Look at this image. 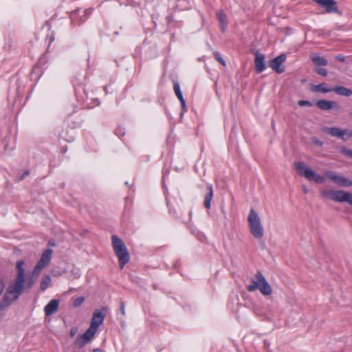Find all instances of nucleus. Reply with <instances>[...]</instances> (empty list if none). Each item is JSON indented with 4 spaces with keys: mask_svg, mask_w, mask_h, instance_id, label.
I'll return each instance as SVG.
<instances>
[{
    "mask_svg": "<svg viewBox=\"0 0 352 352\" xmlns=\"http://www.w3.org/2000/svg\"><path fill=\"white\" fill-rule=\"evenodd\" d=\"M208 192L204 197V206L206 209L210 208V204L213 197V189L211 184L207 186Z\"/></svg>",
    "mask_w": 352,
    "mask_h": 352,
    "instance_id": "nucleus-18",
    "label": "nucleus"
},
{
    "mask_svg": "<svg viewBox=\"0 0 352 352\" xmlns=\"http://www.w3.org/2000/svg\"><path fill=\"white\" fill-rule=\"evenodd\" d=\"M321 8H324L328 13H336L342 14L337 7V2L335 0H314Z\"/></svg>",
    "mask_w": 352,
    "mask_h": 352,
    "instance_id": "nucleus-10",
    "label": "nucleus"
},
{
    "mask_svg": "<svg viewBox=\"0 0 352 352\" xmlns=\"http://www.w3.org/2000/svg\"><path fill=\"white\" fill-rule=\"evenodd\" d=\"M351 115L352 116V112L351 113Z\"/></svg>",
    "mask_w": 352,
    "mask_h": 352,
    "instance_id": "nucleus-41",
    "label": "nucleus"
},
{
    "mask_svg": "<svg viewBox=\"0 0 352 352\" xmlns=\"http://www.w3.org/2000/svg\"><path fill=\"white\" fill-rule=\"evenodd\" d=\"M294 167L301 176L308 180L314 181L318 184H323L325 181L323 176L316 173L313 170L307 167L303 162H295Z\"/></svg>",
    "mask_w": 352,
    "mask_h": 352,
    "instance_id": "nucleus-6",
    "label": "nucleus"
},
{
    "mask_svg": "<svg viewBox=\"0 0 352 352\" xmlns=\"http://www.w3.org/2000/svg\"><path fill=\"white\" fill-rule=\"evenodd\" d=\"M180 102H181V104H182V109L186 111L187 110V107H186V102H185V100L184 99H182L181 100H179Z\"/></svg>",
    "mask_w": 352,
    "mask_h": 352,
    "instance_id": "nucleus-34",
    "label": "nucleus"
},
{
    "mask_svg": "<svg viewBox=\"0 0 352 352\" xmlns=\"http://www.w3.org/2000/svg\"><path fill=\"white\" fill-rule=\"evenodd\" d=\"M315 72L318 74H319L322 76H327V71L324 68H322V67L316 68Z\"/></svg>",
    "mask_w": 352,
    "mask_h": 352,
    "instance_id": "nucleus-27",
    "label": "nucleus"
},
{
    "mask_svg": "<svg viewBox=\"0 0 352 352\" xmlns=\"http://www.w3.org/2000/svg\"><path fill=\"white\" fill-rule=\"evenodd\" d=\"M169 212L172 214H175V211L174 210L169 209Z\"/></svg>",
    "mask_w": 352,
    "mask_h": 352,
    "instance_id": "nucleus-40",
    "label": "nucleus"
},
{
    "mask_svg": "<svg viewBox=\"0 0 352 352\" xmlns=\"http://www.w3.org/2000/svg\"><path fill=\"white\" fill-rule=\"evenodd\" d=\"M298 104L300 107L307 106L311 107L312 103L309 100H300L298 102Z\"/></svg>",
    "mask_w": 352,
    "mask_h": 352,
    "instance_id": "nucleus-29",
    "label": "nucleus"
},
{
    "mask_svg": "<svg viewBox=\"0 0 352 352\" xmlns=\"http://www.w3.org/2000/svg\"><path fill=\"white\" fill-rule=\"evenodd\" d=\"M217 17L220 23L221 31L224 32L228 25L227 16L223 10H219L217 12Z\"/></svg>",
    "mask_w": 352,
    "mask_h": 352,
    "instance_id": "nucleus-19",
    "label": "nucleus"
},
{
    "mask_svg": "<svg viewBox=\"0 0 352 352\" xmlns=\"http://www.w3.org/2000/svg\"><path fill=\"white\" fill-rule=\"evenodd\" d=\"M302 190L305 194L308 192V189L305 186H302Z\"/></svg>",
    "mask_w": 352,
    "mask_h": 352,
    "instance_id": "nucleus-36",
    "label": "nucleus"
},
{
    "mask_svg": "<svg viewBox=\"0 0 352 352\" xmlns=\"http://www.w3.org/2000/svg\"><path fill=\"white\" fill-rule=\"evenodd\" d=\"M5 287V283L3 279H0V296L1 295L2 292H3Z\"/></svg>",
    "mask_w": 352,
    "mask_h": 352,
    "instance_id": "nucleus-33",
    "label": "nucleus"
},
{
    "mask_svg": "<svg viewBox=\"0 0 352 352\" xmlns=\"http://www.w3.org/2000/svg\"><path fill=\"white\" fill-rule=\"evenodd\" d=\"M173 88H174V91H175V95L177 96L178 99L179 100L184 99L182 91L180 89V86H179L178 82H174Z\"/></svg>",
    "mask_w": 352,
    "mask_h": 352,
    "instance_id": "nucleus-23",
    "label": "nucleus"
},
{
    "mask_svg": "<svg viewBox=\"0 0 352 352\" xmlns=\"http://www.w3.org/2000/svg\"><path fill=\"white\" fill-rule=\"evenodd\" d=\"M23 265V261L19 260L16 261V277L14 281L6 289L0 302V310H3L8 307L13 301L16 300L19 298L23 291L29 292L34 285L37 278L32 275L28 278L25 285V270Z\"/></svg>",
    "mask_w": 352,
    "mask_h": 352,
    "instance_id": "nucleus-1",
    "label": "nucleus"
},
{
    "mask_svg": "<svg viewBox=\"0 0 352 352\" xmlns=\"http://www.w3.org/2000/svg\"><path fill=\"white\" fill-rule=\"evenodd\" d=\"M322 131L332 137L339 138L344 141L349 138H352V131L349 129H342L338 127H324Z\"/></svg>",
    "mask_w": 352,
    "mask_h": 352,
    "instance_id": "nucleus-7",
    "label": "nucleus"
},
{
    "mask_svg": "<svg viewBox=\"0 0 352 352\" xmlns=\"http://www.w3.org/2000/svg\"><path fill=\"white\" fill-rule=\"evenodd\" d=\"M286 60V55L281 54L275 58L272 59L269 63V66L278 74H282L285 71L284 67L282 64Z\"/></svg>",
    "mask_w": 352,
    "mask_h": 352,
    "instance_id": "nucleus-11",
    "label": "nucleus"
},
{
    "mask_svg": "<svg viewBox=\"0 0 352 352\" xmlns=\"http://www.w3.org/2000/svg\"><path fill=\"white\" fill-rule=\"evenodd\" d=\"M51 277L50 275H45L42 277L40 284V289L42 291H45L50 285Z\"/></svg>",
    "mask_w": 352,
    "mask_h": 352,
    "instance_id": "nucleus-22",
    "label": "nucleus"
},
{
    "mask_svg": "<svg viewBox=\"0 0 352 352\" xmlns=\"http://www.w3.org/2000/svg\"><path fill=\"white\" fill-rule=\"evenodd\" d=\"M96 331H85L84 334L78 337L75 341V345L78 348L83 347L94 336Z\"/></svg>",
    "mask_w": 352,
    "mask_h": 352,
    "instance_id": "nucleus-14",
    "label": "nucleus"
},
{
    "mask_svg": "<svg viewBox=\"0 0 352 352\" xmlns=\"http://www.w3.org/2000/svg\"><path fill=\"white\" fill-rule=\"evenodd\" d=\"M105 311V308L102 309H96L93 314L92 318L91 320L90 327L87 330H97L100 324L103 322L105 314L103 313Z\"/></svg>",
    "mask_w": 352,
    "mask_h": 352,
    "instance_id": "nucleus-9",
    "label": "nucleus"
},
{
    "mask_svg": "<svg viewBox=\"0 0 352 352\" xmlns=\"http://www.w3.org/2000/svg\"><path fill=\"white\" fill-rule=\"evenodd\" d=\"M311 60L312 62L318 66H325L327 65L328 62L326 58L324 57L320 56L316 54H311L310 55Z\"/></svg>",
    "mask_w": 352,
    "mask_h": 352,
    "instance_id": "nucleus-20",
    "label": "nucleus"
},
{
    "mask_svg": "<svg viewBox=\"0 0 352 352\" xmlns=\"http://www.w3.org/2000/svg\"><path fill=\"white\" fill-rule=\"evenodd\" d=\"M45 266H43L41 264L37 263V264L36 265L33 270L32 275L37 278L39 274L41 273L42 269Z\"/></svg>",
    "mask_w": 352,
    "mask_h": 352,
    "instance_id": "nucleus-24",
    "label": "nucleus"
},
{
    "mask_svg": "<svg viewBox=\"0 0 352 352\" xmlns=\"http://www.w3.org/2000/svg\"><path fill=\"white\" fill-rule=\"evenodd\" d=\"M59 301L56 299L50 300L45 307L44 311L47 316L53 314L58 308Z\"/></svg>",
    "mask_w": 352,
    "mask_h": 352,
    "instance_id": "nucleus-15",
    "label": "nucleus"
},
{
    "mask_svg": "<svg viewBox=\"0 0 352 352\" xmlns=\"http://www.w3.org/2000/svg\"><path fill=\"white\" fill-rule=\"evenodd\" d=\"M340 153L352 159V149H349L346 147H342L340 149Z\"/></svg>",
    "mask_w": 352,
    "mask_h": 352,
    "instance_id": "nucleus-25",
    "label": "nucleus"
},
{
    "mask_svg": "<svg viewBox=\"0 0 352 352\" xmlns=\"http://www.w3.org/2000/svg\"><path fill=\"white\" fill-rule=\"evenodd\" d=\"M334 58L338 61L342 62V63L345 62V60H346L345 56L342 54H338Z\"/></svg>",
    "mask_w": 352,
    "mask_h": 352,
    "instance_id": "nucleus-30",
    "label": "nucleus"
},
{
    "mask_svg": "<svg viewBox=\"0 0 352 352\" xmlns=\"http://www.w3.org/2000/svg\"><path fill=\"white\" fill-rule=\"evenodd\" d=\"M120 311L123 316L125 315L124 303L122 301L120 302Z\"/></svg>",
    "mask_w": 352,
    "mask_h": 352,
    "instance_id": "nucleus-32",
    "label": "nucleus"
},
{
    "mask_svg": "<svg viewBox=\"0 0 352 352\" xmlns=\"http://www.w3.org/2000/svg\"><path fill=\"white\" fill-rule=\"evenodd\" d=\"M52 254V250L47 249L42 254L40 260L38 261V263L41 264L43 266H46L50 261L51 256Z\"/></svg>",
    "mask_w": 352,
    "mask_h": 352,
    "instance_id": "nucleus-17",
    "label": "nucleus"
},
{
    "mask_svg": "<svg viewBox=\"0 0 352 352\" xmlns=\"http://www.w3.org/2000/svg\"><path fill=\"white\" fill-rule=\"evenodd\" d=\"M247 289L250 292L258 289L265 296H269L272 293L270 285L260 271L256 272L255 279L252 280V284L247 286Z\"/></svg>",
    "mask_w": 352,
    "mask_h": 352,
    "instance_id": "nucleus-3",
    "label": "nucleus"
},
{
    "mask_svg": "<svg viewBox=\"0 0 352 352\" xmlns=\"http://www.w3.org/2000/svg\"><path fill=\"white\" fill-rule=\"evenodd\" d=\"M329 179L333 181L337 185L342 187H350L352 186V181L349 179L338 175L336 172L327 171L324 173Z\"/></svg>",
    "mask_w": 352,
    "mask_h": 352,
    "instance_id": "nucleus-8",
    "label": "nucleus"
},
{
    "mask_svg": "<svg viewBox=\"0 0 352 352\" xmlns=\"http://www.w3.org/2000/svg\"><path fill=\"white\" fill-rule=\"evenodd\" d=\"M75 333H76V331H70V336L71 337H74L75 336Z\"/></svg>",
    "mask_w": 352,
    "mask_h": 352,
    "instance_id": "nucleus-38",
    "label": "nucleus"
},
{
    "mask_svg": "<svg viewBox=\"0 0 352 352\" xmlns=\"http://www.w3.org/2000/svg\"><path fill=\"white\" fill-rule=\"evenodd\" d=\"M248 222L252 235L256 239H261L264 235L263 227L258 213L253 208L250 211Z\"/></svg>",
    "mask_w": 352,
    "mask_h": 352,
    "instance_id": "nucleus-4",
    "label": "nucleus"
},
{
    "mask_svg": "<svg viewBox=\"0 0 352 352\" xmlns=\"http://www.w3.org/2000/svg\"><path fill=\"white\" fill-rule=\"evenodd\" d=\"M52 274H53L54 275H58V274H59V272H55L54 270H52Z\"/></svg>",
    "mask_w": 352,
    "mask_h": 352,
    "instance_id": "nucleus-39",
    "label": "nucleus"
},
{
    "mask_svg": "<svg viewBox=\"0 0 352 352\" xmlns=\"http://www.w3.org/2000/svg\"><path fill=\"white\" fill-rule=\"evenodd\" d=\"M312 142L314 144H315L316 145H318V146H322V144H323L322 141H320V140H318V139H317L316 138L312 139Z\"/></svg>",
    "mask_w": 352,
    "mask_h": 352,
    "instance_id": "nucleus-31",
    "label": "nucleus"
},
{
    "mask_svg": "<svg viewBox=\"0 0 352 352\" xmlns=\"http://www.w3.org/2000/svg\"><path fill=\"white\" fill-rule=\"evenodd\" d=\"M316 105L321 110L328 111L330 109L339 110L340 106L337 102L327 100L324 99L318 100L316 102Z\"/></svg>",
    "mask_w": 352,
    "mask_h": 352,
    "instance_id": "nucleus-13",
    "label": "nucleus"
},
{
    "mask_svg": "<svg viewBox=\"0 0 352 352\" xmlns=\"http://www.w3.org/2000/svg\"><path fill=\"white\" fill-rule=\"evenodd\" d=\"M321 195L328 199L336 202H345L352 206V193L339 190H324L321 191Z\"/></svg>",
    "mask_w": 352,
    "mask_h": 352,
    "instance_id": "nucleus-5",
    "label": "nucleus"
},
{
    "mask_svg": "<svg viewBox=\"0 0 352 352\" xmlns=\"http://www.w3.org/2000/svg\"><path fill=\"white\" fill-rule=\"evenodd\" d=\"M333 92L339 96L349 97L352 96V89L344 86H335L332 88Z\"/></svg>",
    "mask_w": 352,
    "mask_h": 352,
    "instance_id": "nucleus-16",
    "label": "nucleus"
},
{
    "mask_svg": "<svg viewBox=\"0 0 352 352\" xmlns=\"http://www.w3.org/2000/svg\"><path fill=\"white\" fill-rule=\"evenodd\" d=\"M111 242L115 254L118 258L120 267L123 269L130 259L128 250L122 239L116 235L111 236Z\"/></svg>",
    "mask_w": 352,
    "mask_h": 352,
    "instance_id": "nucleus-2",
    "label": "nucleus"
},
{
    "mask_svg": "<svg viewBox=\"0 0 352 352\" xmlns=\"http://www.w3.org/2000/svg\"><path fill=\"white\" fill-rule=\"evenodd\" d=\"M214 57L223 66H226V61L223 59V58L221 57V54L219 52H214Z\"/></svg>",
    "mask_w": 352,
    "mask_h": 352,
    "instance_id": "nucleus-26",
    "label": "nucleus"
},
{
    "mask_svg": "<svg viewBox=\"0 0 352 352\" xmlns=\"http://www.w3.org/2000/svg\"><path fill=\"white\" fill-rule=\"evenodd\" d=\"M85 298L84 297H78L76 298L74 301V306L76 307H80L82 303L84 302Z\"/></svg>",
    "mask_w": 352,
    "mask_h": 352,
    "instance_id": "nucleus-28",
    "label": "nucleus"
},
{
    "mask_svg": "<svg viewBox=\"0 0 352 352\" xmlns=\"http://www.w3.org/2000/svg\"><path fill=\"white\" fill-rule=\"evenodd\" d=\"M30 172L28 170L25 171L21 176L20 180L23 179L26 176L29 175Z\"/></svg>",
    "mask_w": 352,
    "mask_h": 352,
    "instance_id": "nucleus-35",
    "label": "nucleus"
},
{
    "mask_svg": "<svg viewBox=\"0 0 352 352\" xmlns=\"http://www.w3.org/2000/svg\"><path fill=\"white\" fill-rule=\"evenodd\" d=\"M92 352H102V351L100 349H94Z\"/></svg>",
    "mask_w": 352,
    "mask_h": 352,
    "instance_id": "nucleus-37",
    "label": "nucleus"
},
{
    "mask_svg": "<svg viewBox=\"0 0 352 352\" xmlns=\"http://www.w3.org/2000/svg\"><path fill=\"white\" fill-rule=\"evenodd\" d=\"M325 83H321L318 85H312L311 87V91L313 92H321L324 94H327L331 91H333L332 88L329 89L327 88Z\"/></svg>",
    "mask_w": 352,
    "mask_h": 352,
    "instance_id": "nucleus-21",
    "label": "nucleus"
},
{
    "mask_svg": "<svg viewBox=\"0 0 352 352\" xmlns=\"http://www.w3.org/2000/svg\"><path fill=\"white\" fill-rule=\"evenodd\" d=\"M264 54L258 51L254 52V69L257 74L263 72L266 69V64Z\"/></svg>",
    "mask_w": 352,
    "mask_h": 352,
    "instance_id": "nucleus-12",
    "label": "nucleus"
}]
</instances>
